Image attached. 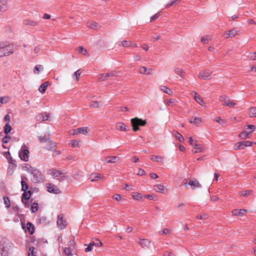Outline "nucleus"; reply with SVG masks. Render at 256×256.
<instances>
[{
	"instance_id": "f3484780",
	"label": "nucleus",
	"mask_w": 256,
	"mask_h": 256,
	"mask_svg": "<svg viewBox=\"0 0 256 256\" xmlns=\"http://www.w3.org/2000/svg\"><path fill=\"white\" fill-rule=\"evenodd\" d=\"M24 24L27 26H36L38 24V22L27 19L24 20Z\"/></svg>"
},
{
	"instance_id": "5fc2aeb1",
	"label": "nucleus",
	"mask_w": 256,
	"mask_h": 256,
	"mask_svg": "<svg viewBox=\"0 0 256 256\" xmlns=\"http://www.w3.org/2000/svg\"><path fill=\"white\" fill-rule=\"evenodd\" d=\"M68 248L74 249V248L75 242L74 240L72 239L70 240L68 242Z\"/></svg>"
},
{
	"instance_id": "680f3d73",
	"label": "nucleus",
	"mask_w": 256,
	"mask_h": 256,
	"mask_svg": "<svg viewBox=\"0 0 256 256\" xmlns=\"http://www.w3.org/2000/svg\"><path fill=\"white\" fill-rule=\"evenodd\" d=\"M112 198L118 202L120 201L122 199V196L118 194H116L112 196Z\"/></svg>"
},
{
	"instance_id": "f03ea898",
	"label": "nucleus",
	"mask_w": 256,
	"mask_h": 256,
	"mask_svg": "<svg viewBox=\"0 0 256 256\" xmlns=\"http://www.w3.org/2000/svg\"><path fill=\"white\" fill-rule=\"evenodd\" d=\"M130 122L132 126V130L134 132L138 130L140 126H144L146 124V120H143L138 118H132Z\"/></svg>"
},
{
	"instance_id": "a878e982",
	"label": "nucleus",
	"mask_w": 256,
	"mask_h": 256,
	"mask_svg": "<svg viewBox=\"0 0 256 256\" xmlns=\"http://www.w3.org/2000/svg\"><path fill=\"white\" fill-rule=\"evenodd\" d=\"M4 54V56H10L13 53V50L11 48H10L8 46H6V44H5V46H4V48H2Z\"/></svg>"
},
{
	"instance_id": "79ce46f5",
	"label": "nucleus",
	"mask_w": 256,
	"mask_h": 256,
	"mask_svg": "<svg viewBox=\"0 0 256 256\" xmlns=\"http://www.w3.org/2000/svg\"><path fill=\"white\" fill-rule=\"evenodd\" d=\"M21 185H22V191H26L28 188V186L26 182L23 180V178H22V180L21 181Z\"/></svg>"
},
{
	"instance_id": "ea45409f",
	"label": "nucleus",
	"mask_w": 256,
	"mask_h": 256,
	"mask_svg": "<svg viewBox=\"0 0 256 256\" xmlns=\"http://www.w3.org/2000/svg\"><path fill=\"white\" fill-rule=\"evenodd\" d=\"M90 108H98L100 106V102L98 101H92L89 104Z\"/></svg>"
},
{
	"instance_id": "c03bdc74",
	"label": "nucleus",
	"mask_w": 256,
	"mask_h": 256,
	"mask_svg": "<svg viewBox=\"0 0 256 256\" xmlns=\"http://www.w3.org/2000/svg\"><path fill=\"white\" fill-rule=\"evenodd\" d=\"M12 130V127L8 123H7L4 127V132L6 134H8Z\"/></svg>"
},
{
	"instance_id": "c756f323",
	"label": "nucleus",
	"mask_w": 256,
	"mask_h": 256,
	"mask_svg": "<svg viewBox=\"0 0 256 256\" xmlns=\"http://www.w3.org/2000/svg\"><path fill=\"white\" fill-rule=\"evenodd\" d=\"M237 34V31L235 30H232L226 32L224 34L226 38H228L230 37H234Z\"/></svg>"
},
{
	"instance_id": "37998d69",
	"label": "nucleus",
	"mask_w": 256,
	"mask_h": 256,
	"mask_svg": "<svg viewBox=\"0 0 256 256\" xmlns=\"http://www.w3.org/2000/svg\"><path fill=\"white\" fill-rule=\"evenodd\" d=\"M73 249L66 248L64 249V253L66 256H72V252Z\"/></svg>"
},
{
	"instance_id": "bb28decb",
	"label": "nucleus",
	"mask_w": 256,
	"mask_h": 256,
	"mask_svg": "<svg viewBox=\"0 0 256 256\" xmlns=\"http://www.w3.org/2000/svg\"><path fill=\"white\" fill-rule=\"evenodd\" d=\"M48 84L49 82H46L42 84H41L38 88V91L44 94L46 92Z\"/></svg>"
},
{
	"instance_id": "423d86ee",
	"label": "nucleus",
	"mask_w": 256,
	"mask_h": 256,
	"mask_svg": "<svg viewBox=\"0 0 256 256\" xmlns=\"http://www.w3.org/2000/svg\"><path fill=\"white\" fill-rule=\"evenodd\" d=\"M212 72L208 70L200 72L198 76V78L203 80H208L212 78Z\"/></svg>"
},
{
	"instance_id": "2eb2a0df",
	"label": "nucleus",
	"mask_w": 256,
	"mask_h": 256,
	"mask_svg": "<svg viewBox=\"0 0 256 256\" xmlns=\"http://www.w3.org/2000/svg\"><path fill=\"white\" fill-rule=\"evenodd\" d=\"M152 69L148 68L146 66H141L139 68V72L141 74L149 75L152 73Z\"/></svg>"
},
{
	"instance_id": "f257e3e1",
	"label": "nucleus",
	"mask_w": 256,
	"mask_h": 256,
	"mask_svg": "<svg viewBox=\"0 0 256 256\" xmlns=\"http://www.w3.org/2000/svg\"><path fill=\"white\" fill-rule=\"evenodd\" d=\"M47 174L50 175L54 178L59 180L60 182H63L67 178V176L62 172L56 169H50L47 172Z\"/></svg>"
},
{
	"instance_id": "4c0bfd02",
	"label": "nucleus",
	"mask_w": 256,
	"mask_h": 256,
	"mask_svg": "<svg viewBox=\"0 0 256 256\" xmlns=\"http://www.w3.org/2000/svg\"><path fill=\"white\" fill-rule=\"evenodd\" d=\"M202 122V118H194L190 120V122L191 124H198L201 123Z\"/></svg>"
},
{
	"instance_id": "c9c22d12",
	"label": "nucleus",
	"mask_w": 256,
	"mask_h": 256,
	"mask_svg": "<svg viewBox=\"0 0 256 256\" xmlns=\"http://www.w3.org/2000/svg\"><path fill=\"white\" fill-rule=\"evenodd\" d=\"M160 88L162 91L167 94H171L172 93V90L166 86H161Z\"/></svg>"
},
{
	"instance_id": "473e14b6",
	"label": "nucleus",
	"mask_w": 256,
	"mask_h": 256,
	"mask_svg": "<svg viewBox=\"0 0 256 256\" xmlns=\"http://www.w3.org/2000/svg\"><path fill=\"white\" fill-rule=\"evenodd\" d=\"M82 72L80 70H78L76 72H75L72 74V78L74 80L78 81L80 79V76Z\"/></svg>"
},
{
	"instance_id": "b1692460",
	"label": "nucleus",
	"mask_w": 256,
	"mask_h": 256,
	"mask_svg": "<svg viewBox=\"0 0 256 256\" xmlns=\"http://www.w3.org/2000/svg\"><path fill=\"white\" fill-rule=\"evenodd\" d=\"M90 131V129L88 127H82L77 128V133L78 134H82L84 135H86L88 132Z\"/></svg>"
},
{
	"instance_id": "20e7f679",
	"label": "nucleus",
	"mask_w": 256,
	"mask_h": 256,
	"mask_svg": "<svg viewBox=\"0 0 256 256\" xmlns=\"http://www.w3.org/2000/svg\"><path fill=\"white\" fill-rule=\"evenodd\" d=\"M32 175V180L34 183L40 182L43 180L42 173L36 168H34L30 172Z\"/></svg>"
},
{
	"instance_id": "6e6d98bb",
	"label": "nucleus",
	"mask_w": 256,
	"mask_h": 256,
	"mask_svg": "<svg viewBox=\"0 0 256 256\" xmlns=\"http://www.w3.org/2000/svg\"><path fill=\"white\" fill-rule=\"evenodd\" d=\"M214 120L221 125H224L226 123V120L221 119L220 117L215 118Z\"/></svg>"
},
{
	"instance_id": "4d7b16f0",
	"label": "nucleus",
	"mask_w": 256,
	"mask_h": 256,
	"mask_svg": "<svg viewBox=\"0 0 256 256\" xmlns=\"http://www.w3.org/2000/svg\"><path fill=\"white\" fill-rule=\"evenodd\" d=\"M78 51L80 53L82 54L83 55L86 56L87 52L86 49L84 48L82 46H80L78 48Z\"/></svg>"
},
{
	"instance_id": "49530a36",
	"label": "nucleus",
	"mask_w": 256,
	"mask_h": 256,
	"mask_svg": "<svg viewBox=\"0 0 256 256\" xmlns=\"http://www.w3.org/2000/svg\"><path fill=\"white\" fill-rule=\"evenodd\" d=\"M132 196L134 200H140L143 197L142 194L138 192H134L132 194Z\"/></svg>"
},
{
	"instance_id": "4be33fe9",
	"label": "nucleus",
	"mask_w": 256,
	"mask_h": 256,
	"mask_svg": "<svg viewBox=\"0 0 256 256\" xmlns=\"http://www.w3.org/2000/svg\"><path fill=\"white\" fill-rule=\"evenodd\" d=\"M139 244L143 248H148L150 246V242L148 239H140L139 242Z\"/></svg>"
},
{
	"instance_id": "aec40b11",
	"label": "nucleus",
	"mask_w": 256,
	"mask_h": 256,
	"mask_svg": "<svg viewBox=\"0 0 256 256\" xmlns=\"http://www.w3.org/2000/svg\"><path fill=\"white\" fill-rule=\"evenodd\" d=\"M108 164H113L118 162L120 160V158L116 156H108L106 158Z\"/></svg>"
},
{
	"instance_id": "1a4fd4ad",
	"label": "nucleus",
	"mask_w": 256,
	"mask_h": 256,
	"mask_svg": "<svg viewBox=\"0 0 256 256\" xmlns=\"http://www.w3.org/2000/svg\"><path fill=\"white\" fill-rule=\"evenodd\" d=\"M48 191L51 193L58 194L61 192L60 190L55 185L48 183L46 184Z\"/></svg>"
},
{
	"instance_id": "a19ab883",
	"label": "nucleus",
	"mask_w": 256,
	"mask_h": 256,
	"mask_svg": "<svg viewBox=\"0 0 256 256\" xmlns=\"http://www.w3.org/2000/svg\"><path fill=\"white\" fill-rule=\"evenodd\" d=\"M4 203L6 208H9L10 206V198L6 196L3 197Z\"/></svg>"
},
{
	"instance_id": "13d9d810",
	"label": "nucleus",
	"mask_w": 256,
	"mask_h": 256,
	"mask_svg": "<svg viewBox=\"0 0 256 256\" xmlns=\"http://www.w3.org/2000/svg\"><path fill=\"white\" fill-rule=\"evenodd\" d=\"M159 16H160V12L154 14L152 16H151L150 18V22H154V21L156 20L158 18Z\"/></svg>"
},
{
	"instance_id": "c85d7f7f",
	"label": "nucleus",
	"mask_w": 256,
	"mask_h": 256,
	"mask_svg": "<svg viewBox=\"0 0 256 256\" xmlns=\"http://www.w3.org/2000/svg\"><path fill=\"white\" fill-rule=\"evenodd\" d=\"M248 114L250 118H256V107H251L248 109Z\"/></svg>"
},
{
	"instance_id": "5701e85b",
	"label": "nucleus",
	"mask_w": 256,
	"mask_h": 256,
	"mask_svg": "<svg viewBox=\"0 0 256 256\" xmlns=\"http://www.w3.org/2000/svg\"><path fill=\"white\" fill-rule=\"evenodd\" d=\"M154 190L157 192L164 193L165 190L164 186L162 184H156L154 186Z\"/></svg>"
},
{
	"instance_id": "412c9836",
	"label": "nucleus",
	"mask_w": 256,
	"mask_h": 256,
	"mask_svg": "<svg viewBox=\"0 0 256 256\" xmlns=\"http://www.w3.org/2000/svg\"><path fill=\"white\" fill-rule=\"evenodd\" d=\"M246 211L247 210L245 209L234 210L232 212L234 216H243Z\"/></svg>"
},
{
	"instance_id": "864d4df0",
	"label": "nucleus",
	"mask_w": 256,
	"mask_h": 256,
	"mask_svg": "<svg viewBox=\"0 0 256 256\" xmlns=\"http://www.w3.org/2000/svg\"><path fill=\"white\" fill-rule=\"evenodd\" d=\"M252 192V190H246L241 192L240 195L243 196H247L250 194H251Z\"/></svg>"
},
{
	"instance_id": "69168bd1",
	"label": "nucleus",
	"mask_w": 256,
	"mask_h": 256,
	"mask_svg": "<svg viewBox=\"0 0 256 256\" xmlns=\"http://www.w3.org/2000/svg\"><path fill=\"white\" fill-rule=\"evenodd\" d=\"M188 142L191 146H193L194 145V144H196L197 142L196 140H193L192 137H189Z\"/></svg>"
},
{
	"instance_id": "a18cd8bd",
	"label": "nucleus",
	"mask_w": 256,
	"mask_h": 256,
	"mask_svg": "<svg viewBox=\"0 0 256 256\" xmlns=\"http://www.w3.org/2000/svg\"><path fill=\"white\" fill-rule=\"evenodd\" d=\"M80 141L77 140H74L70 141V145L72 147H78L80 146Z\"/></svg>"
},
{
	"instance_id": "9b49d317",
	"label": "nucleus",
	"mask_w": 256,
	"mask_h": 256,
	"mask_svg": "<svg viewBox=\"0 0 256 256\" xmlns=\"http://www.w3.org/2000/svg\"><path fill=\"white\" fill-rule=\"evenodd\" d=\"M49 118V114L46 113H42L38 114L36 117V120L39 122H42L44 121L48 120Z\"/></svg>"
},
{
	"instance_id": "3c124183",
	"label": "nucleus",
	"mask_w": 256,
	"mask_h": 256,
	"mask_svg": "<svg viewBox=\"0 0 256 256\" xmlns=\"http://www.w3.org/2000/svg\"><path fill=\"white\" fill-rule=\"evenodd\" d=\"M210 40V37L208 36H205L202 38L201 42L204 44H207L208 42Z\"/></svg>"
},
{
	"instance_id": "052dcab7",
	"label": "nucleus",
	"mask_w": 256,
	"mask_h": 256,
	"mask_svg": "<svg viewBox=\"0 0 256 256\" xmlns=\"http://www.w3.org/2000/svg\"><path fill=\"white\" fill-rule=\"evenodd\" d=\"M6 158L8 160V162L10 163H11L12 164H14V162H15L14 160H12V158L11 157V155L9 152H7L6 154Z\"/></svg>"
},
{
	"instance_id": "58836bf2",
	"label": "nucleus",
	"mask_w": 256,
	"mask_h": 256,
	"mask_svg": "<svg viewBox=\"0 0 256 256\" xmlns=\"http://www.w3.org/2000/svg\"><path fill=\"white\" fill-rule=\"evenodd\" d=\"M173 135L175 138H178L180 142H183L184 141V137L178 132H174Z\"/></svg>"
},
{
	"instance_id": "393cba45",
	"label": "nucleus",
	"mask_w": 256,
	"mask_h": 256,
	"mask_svg": "<svg viewBox=\"0 0 256 256\" xmlns=\"http://www.w3.org/2000/svg\"><path fill=\"white\" fill-rule=\"evenodd\" d=\"M240 146L242 150L244 149L247 146H251L254 142L251 141H242L240 142Z\"/></svg>"
},
{
	"instance_id": "ddd939ff",
	"label": "nucleus",
	"mask_w": 256,
	"mask_h": 256,
	"mask_svg": "<svg viewBox=\"0 0 256 256\" xmlns=\"http://www.w3.org/2000/svg\"><path fill=\"white\" fill-rule=\"evenodd\" d=\"M9 8L8 0H0V10L5 12Z\"/></svg>"
},
{
	"instance_id": "7ed1b4c3",
	"label": "nucleus",
	"mask_w": 256,
	"mask_h": 256,
	"mask_svg": "<svg viewBox=\"0 0 256 256\" xmlns=\"http://www.w3.org/2000/svg\"><path fill=\"white\" fill-rule=\"evenodd\" d=\"M29 153L28 147L25 144H24L18 152L19 157L21 160L24 162H28V160Z\"/></svg>"
},
{
	"instance_id": "0eeeda50",
	"label": "nucleus",
	"mask_w": 256,
	"mask_h": 256,
	"mask_svg": "<svg viewBox=\"0 0 256 256\" xmlns=\"http://www.w3.org/2000/svg\"><path fill=\"white\" fill-rule=\"evenodd\" d=\"M118 72L116 71H110L106 74H102L98 76V80L100 82H104L108 78L111 76H116Z\"/></svg>"
},
{
	"instance_id": "f8f14e48",
	"label": "nucleus",
	"mask_w": 256,
	"mask_h": 256,
	"mask_svg": "<svg viewBox=\"0 0 256 256\" xmlns=\"http://www.w3.org/2000/svg\"><path fill=\"white\" fill-rule=\"evenodd\" d=\"M116 128L117 130L122 132L128 130V126L122 122H117L116 124Z\"/></svg>"
},
{
	"instance_id": "cd10ccee",
	"label": "nucleus",
	"mask_w": 256,
	"mask_h": 256,
	"mask_svg": "<svg viewBox=\"0 0 256 256\" xmlns=\"http://www.w3.org/2000/svg\"><path fill=\"white\" fill-rule=\"evenodd\" d=\"M24 192L23 193L22 196V200L23 199L24 200H28L30 198V196L32 194V192L30 190L28 191H24Z\"/></svg>"
},
{
	"instance_id": "e2e57ef3",
	"label": "nucleus",
	"mask_w": 256,
	"mask_h": 256,
	"mask_svg": "<svg viewBox=\"0 0 256 256\" xmlns=\"http://www.w3.org/2000/svg\"><path fill=\"white\" fill-rule=\"evenodd\" d=\"M10 139V136H8V134H6V136L2 138V141L4 143L6 144L8 142Z\"/></svg>"
},
{
	"instance_id": "6e6552de",
	"label": "nucleus",
	"mask_w": 256,
	"mask_h": 256,
	"mask_svg": "<svg viewBox=\"0 0 256 256\" xmlns=\"http://www.w3.org/2000/svg\"><path fill=\"white\" fill-rule=\"evenodd\" d=\"M63 217L64 216L62 214L58 215L56 222L58 227L61 230L65 228L67 225V222L64 220Z\"/></svg>"
},
{
	"instance_id": "338daca9",
	"label": "nucleus",
	"mask_w": 256,
	"mask_h": 256,
	"mask_svg": "<svg viewBox=\"0 0 256 256\" xmlns=\"http://www.w3.org/2000/svg\"><path fill=\"white\" fill-rule=\"evenodd\" d=\"M93 248V246L92 245L90 242L88 246V247L85 249V252H88L92 250Z\"/></svg>"
},
{
	"instance_id": "2f4dec72",
	"label": "nucleus",
	"mask_w": 256,
	"mask_h": 256,
	"mask_svg": "<svg viewBox=\"0 0 256 256\" xmlns=\"http://www.w3.org/2000/svg\"><path fill=\"white\" fill-rule=\"evenodd\" d=\"M117 44L118 46H124V47H130L131 46L132 42L130 41L124 40L121 42H118Z\"/></svg>"
},
{
	"instance_id": "7c9ffc66",
	"label": "nucleus",
	"mask_w": 256,
	"mask_h": 256,
	"mask_svg": "<svg viewBox=\"0 0 256 256\" xmlns=\"http://www.w3.org/2000/svg\"><path fill=\"white\" fill-rule=\"evenodd\" d=\"M86 26L92 29H96L98 26V24L94 21H89L86 22Z\"/></svg>"
},
{
	"instance_id": "8fccbe9b",
	"label": "nucleus",
	"mask_w": 256,
	"mask_h": 256,
	"mask_svg": "<svg viewBox=\"0 0 256 256\" xmlns=\"http://www.w3.org/2000/svg\"><path fill=\"white\" fill-rule=\"evenodd\" d=\"M250 132H248L246 131H244L242 132L241 134H239V137L242 138V139H246L248 138V136Z\"/></svg>"
},
{
	"instance_id": "72a5a7b5",
	"label": "nucleus",
	"mask_w": 256,
	"mask_h": 256,
	"mask_svg": "<svg viewBox=\"0 0 256 256\" xmlns=\"http://www.w3.org/2000/svg\"><path fill=\"white\" fill-rule=\"evenodd\" d=\"M194 100L200 104L202 105L204 104L203 100L202 97L198 94L196 93H194Z\"/></svg>"
},
{
	"instance_id": "09e8293b",
	"label": "nucleus",
	"mask_w": 256,
	"mask_h": 256,
	"mask_svg": "<svg viewBox=\"0 0 256 256\" xmlns=\"http://www.w3.org/2000/svg\"><path fill=\"white\" fill-rule=\"evenodd\" d=\"M92 245L94 246H102V242L98 239H96L94 241L90 242Z\"/></svg>"
},
{
	"instance_id": "603ef678",
	"label": "nucleus",
	"mask_w": 256,
	"mask_h": 256,
	"mask_svg": "<svg viewBox=\"0 0 256 256\" xmlns=\"http://www.w3.org/2000/svg\"><path fill=\"white\" fill-rule=\"evenodd\" d=\"M34 248L32 246L30 247L28 250V256H36L34 252Z\"/></svg>"
},
{
	"instance_id": "e433bc0d",
	"label": "nucleus",
	"mask_w": 256,
	"mask_h": 256,
	"mask_svg": "<svg viewBox=\"0 0 256 256\" xmlns=\"http://www.w3.org/2000/svg\"><path fill=\"white\" fill-rule=\"evenodd\" d=\"M44 70V67L42 65L38 64L36 65L34 69V72L35 74H38L40 72Z\"/></svg>"
},
{
	"instance_id": "9d476101",
	"label": "nucleus",
	"mask_w": 256,
	"mask_h": 256,
	"mask_svg": "<svg viewBox=\"0 0 256 256\" xmlns=\"http://www.w3.org/2000/svg\"><path fill=\"white\" fill-rule=\"evenodd\" d=\"M188 184L190 186L192 187V190H194L196 188H199L202 186L201 184L196 180H190V182H188V184H186V183L184 184V186L186 188H187Z\"/></svg>"
},
{
	"instance_id": "6ab92c4d",
	"label": "nucleus",
	"mask_w": 256,
	"mask_h": 256,
	"mask_svg": "<svg viewBox=\"0 0 256 256\" xmlns=\"http://www.w3.org/2000/svg\"><path fill=\"white\" fill-rule=\"evenodd\" d=\"M174 70L176 74L178 75L182 78H184L185 72L182 69L179 67H174Z\"/></svg>"
},
{
	"instance_id": "bf43d9fd",
	"label": "nucleus",
	"mask_w": 256,
	"mask_h": 256,
	"mask_svg": "<svg viewBox=\"0 0 256 256\" xmlns=\"http://www.w3.org/2000/svg\"><path fill=\"white\" fill-rule=\"evenodd\" d=\"M24 168H25L28 172H30L34 168L28 164H26L24 166Z\"/></svg>"
},
{
	"instance_id": "de8ad7c7",
	"label": "nucleus",
	"mask_w": 256,
	"mask_h": 256,
	"mask_svg": "<svg viewBox=\"0 0 256 256\" xmlns=\"http://www.w3.org/2000/svg\"><path fill=\"white\" fill-rule=\"evenodd\" d=\"M38 204L34 202L30 207V210L32 212L34 213L38 210Z\"/></svg>"
},
{
	"instance_id": "774afa93",
	"label": "nucleus",
	"mask_w": 256,
	"mask_h": 256,
	"mask_svg": "<svg viewBox=\"0 0 256 256\" xmlns=\"http://www.w3.org/2000/svg\"><path fill=\"white\" fill-rule=\"evenodd\" d=\"M250 58L252 60H256V52L250 54Z\"/></svg>"
},
{
	"instance_id": "4468645a",
	"label": "nucleus",
	"mask_w": 256,
	"mask_h": 256,
	"mask_svg": "<svg viewBox=\"0 0 256 256\" xmlns=\"http://www.w3.org/2000/svg\"><path fill=\"white\" fill-rule=\"evenodd\" d=\"M204 150V147L200 144H198L197 142L193 146V148L192 149V152L194 154H196L198 152H202Z\"/></svg>"
},
{
	"instance_id": "a211bd4d",
	"label": "nucleus",
	"mask_w": 256,
	"mask_h": 256,
	"mask_svg": "<svg viewBox=\"0 0 256 256\" xmlns=\"http://www.w3.org/2000/svg\"><path fill=\"white\" fill-rule=\"evenodd\" d=\"M104 178V176L102 174L98 173L92 174H91V181L96 182Z\"/></svg>"
},
{
	"instance_id": "f704fd0d",
	"label": "nucleus",
	"mask_w": 256,
	"mask_h": 256,
	"mask_svg": "<svg viewBox=\"0 0 256 256\" xmlns=\"http://www.w3.org/2000/svg\"><path fill=\"white\" fill-rule=\"evenodd\" d=\"M27 230L29 233L32 234L34 232V226L30 222H28L26 224Z\"/></svg>"
},
{
	"instance_id": "39448f33",
	"label": "nucleus",
	"mask_w": 256,
	"mask_h": 256,
	"mask_svg": "<svg viewBox=\"0 0 256 256\" xmlns=\"http://www.w3.org/2000/svg\"><path fill=\"white\" fill-rule=\"evenodd\" d=\"M219 100L223 102V105L226 106L228 107H233L236 105V104L230 100L228 99L227 96L225 95L221 96L220 97Z\"/></svg>"
},
{
	"instance_id": "0e129e2a",
	"label": "nucleus",
	"mask_w": 256,
	"mask_h": 256,
	"mask_svg": "<svg viewBox=\"0 0 256 256\" xmlns=\"http://www.w3.org/2000/svg\"><path fill=\"white\" fill-rule=\"evenodd\" d=\"M176 100L175 99H170L167 102L168 106H172L173 104H175L176 103Z\"/></svg>"
},
{
	"instance_id": "dca6fc26",
	"label": "nucleus",
	"mask_w": 256,
	"mask_h": 256,
	"mask_svg": "<svg viewBox=\"0 0 256 256\" xmlns=\"http://www.w3.org/2000/svg\"><path fill=\"white\" fill-rule=\"evenodd\" d=\"M150 158L154 162H160L162 164L164 163V157L163 156L152 155Z\"/></svg>"
}]
</instances>
